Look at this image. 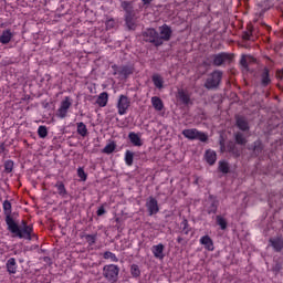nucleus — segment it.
<instances>
[{
	"instance_id": "nucleus-35",
	"label": "nucleus",
	"mask_w": 283,
	"mask_h": 283,
	"mask_svg": "<svg viewBox=\"0 0 283 283\" xmlns=\"http://www.w3.org/2000/svg\"><path fill=\"white\" fill-rule=\"evenodd\" d=\"M104 260H111V262H118V256L112 251H106L103 253Z\"/></svg>"
},
{
	"instance_id": "nucleus-45",
	"label": "nucleus",
	"mask_w": 283,
	"mask_h": 283,
	"mask_svg": "<svg viewBox=\"0 0 283 283\" xmlns=\"http://www.w3.org/2000/svg\"><path fill=\"white\" fill-rule=\"evenodd\" d=\"M251 36H253V30L252 29H250L248 31H244L242 33L243 41H251Z\"/></svg>"
},
{
	"instance_id": "nucleus-42",
	"label": "nucleus",
	"mask_w": 283,
	"mask_h": 283,
	"mask_svg": "<svg viewBox=\"0 0 283 283\" xmlns=\"http://www.w3.org/2000/svg\"><path fill=\"white\" fill-rule=\"evenodd\" d=\"M105 25L106 30H114V28H116V20H114V18H111L106 20Z\"/></svg>"
},
{
	"instance_id": "nucleus-44",
	"label": "nucleus",
	"mask_w": 283,
	"mask_h": 283,
	"mask_svg": "<svg viewBox=\"0 0 283 283\" xmlns=\"http://www.w3.org/2000/svg\"><path fill=\"white\" fill-rule=\"evenodd\" d=\"M251 56L243 55L240 60V65L244 67V70H249V60Z\"/></svg>"
},
{
	"instance_id": "nucleus-50",
	"label": "nucleus",
	"mask_w": 283,
	"mask_h": 283,
	"mask_svg": "<svg viewBox=\"0 0 283 283\" xmlns=\"http://www.w3.org/2000/svg\"><path fill=\"white\" fill-rule=\"evenodd\" d=\"M279 77L283 78V69L281 71H277Z\"/></svg>"
},
{
	"instance_id": "nucleus-5",
	"label": "nucleus",
	"mask_w": 283,
	"mask_h": 283,
	"mask_svg": "<svg viewBox=\"0 0 283 283\" xmlns=\"http://www.w3.org/2000/svg\"><path fill=\"white\" fill-rule=\"evenodd\" d=\"M142 39L145 43H151L155 48H160L161 42L158 38V31L154 28H148L142 32Z\"/></svg>"
},
{
	"instance_id": "nucleus-10",
	"label": "nucleus",
	"mask_w": 283,
	"mask_h": 283,
	"mask_svg": "<svg viewBox=\"0 0 283 283\" xmlns=\"http://www.w3.org/2000/svg\"><path fill=\"white\" fill-rule=\"evenodd\" d=\"M171 34H174V31L168 24H163L159 27L158 39H160L161 45L165 43V41H171Z\"/></svg>"
},
{
	"instance_id": "nucleus-33",
	"label": "nucleus",
	"mask_w": 283,
	"mask_h": 283,
	"mask_svg": "<svg viewBox=\"0 0 283 283\" xmlns=\"http://www.w3.org/2000/svg\"><path fill=\"white\" fill-rule=\"evenodd\" d=\"M253 151L256 156H260L262 151H264V146H262V142L256 140L253 143Z\"/></svg>"
},
{
	"instance_id": "nucleus-2",
	"label": "nucleus",
	"mask_w": 283,
	"mask_h": 283,
	"mask_svg": "<svg viewBox=\"0 0 283 283\" xmlns=\"http://www.w3.org/2000/svg\"><path fill=\"white\" fill-rule=\"evenodd\" d=\"M224 76V72H222L221 70H214L212 71L205 84L203 87H206V90H218V87H220V85H222V78Z\"/></svg>"
},
{
	"instance_id": "nucleus-20",
	"label": "nucleus",
	"mask_w": 283,
	"mask_h": 283,
	"mask_svg": "<svg viewBox=\"0 0 283 283\" xmlns=\"http://www.w3.org/2000/svg\"><path fill=\"white\" fill-rule=\"evenodd\" d=\"M81 240H85L88 244V247H94L96 244V240H98V234H87V233H82L80 235Z\"/></svg>"
},
{
	"instance_id": "nucleus-21",
	"label": "nucleus",
	"mask_w": 283,
	"mask_h": 283,
	"mask_svg": "<svg viewBox=\"0 0 283 283\" xmlns=\"http://www.w3.org/2000/svg\"><path fill=\"white\" fill-rule=\"evenodd\" d=\"M12 36L14 35L12 34V31L10 29L4 30L0 35V43H2V45H8V43L12 41Z\"/></svg>"
},
{
	"instance_id": "nucleus-1",
	"label": "nucleus",
	"mask_w": 283,
	"mask_h": 283,
	"mask_svg": "<svg viewBox=\"0 0 283 283\" xmlns=\"http://www.w3.org/2000/svg\"><path fill=\"white\" fill-rule=\"evenodd\" d=\"M2 209L6 214L4 220L8 231H10L14 238H19L20 240H32V238H36L33 224H28V221L22 220L20 227L19 223L14 221V218H12V203L9 200L3 201Z\"/></svg>"
},
{
	"instance_id": "nucleus-37",
	"label": "nucleus",
	"mask_w": 283,
	"mask_h": 283,
	"mask_svg": "<svg viewBox=\"0 0 283 283\" xmlns=\"http://www.w3.org/2000/svg\"><path fill=\"white\" fill-rule=\"evenodd\" d=\"M219 171H221V174H229L230 171L229 163L224 160L219 161Z\"/></svg>"
},
{
	"instance_id": "nucleus-49",
	"label": "nucleus",
	"mask_w": 283,
	"mask_h": 283,
	"mask_svg": "<svg viewBox=\"0 0 283 283\" xmlns=\"http://www.w3.org/2000/svg\"><path fill=\"white\" fill-rule=\"evenodd\" d=\"M144 6H149V3H151L153 0H142Z\"/></svg>"
},
{
	"instance_id": "nucleus-18",
	"label": "nucleus",
	"mask_w": 283,
	"mask_h": 283,
	"mask_svg": "<svg viewBox=\"0 0 283 283\" xmlns=\"http://www.w3.org/2000/svg\"><path fill=\"white\" fill-rule=\"evenodd\" d=\"M7 271L10 275H14L17 273V269H19V265L17 264V259L10 258L7 263Z\"/></svg>"
},
{
	"instance_id": "nucleus-24",
	"label": "nucleus",
	"mask_w": 283,
	"mask_h": 283,
	"mask_svg": "<svg viewBox=\"0 0 283 283\" xmlns=\"http://www.w3.org/2000/svg\"><path fill=\"white\" fill-rule=\"evenodd\" d=\"M108 102H109V94H107V92L101 93L96 99L98 107H106Z\"/></svg>"
},
{
	"instance_id": "nucleus-13",
	"label": "nucleus",
	"mask_w": 283,
	"mask_h": 283,
	"mask_svg": "<svg viewBox=\"0 0 283 283\" xmlns=\"http://www.w3.org/2000/svg\"><path fill=\"white\" fill-rule=\"evenodd\" d=\"M199 242L203 247V249H206V251H216V247L213 245V239H211L209 234L201 237Z\"/></svg>"
},
{
	"instance_id": "nucleus-28",
	"label": "nucleus",
	"mask_w": 283,
	"mask_h": 283,
	"mask_svg": "<svg viewBox=\"0 0 283 283\" xmlns=\"http://www.w3.org/2000/svg\"><path fill=\"white\" fill-rule=\"evenodd\" d=\"M54 187L57 189V193L61 196V198H65V196H67V189L65 188V184H63V181H56Z\"/></svg>"
},
{
	"instance_id": "nucleus-15",
	"label": "nucleus",
	"mask_w": 283,
	"mask_h": 283,
	"mask_svg": "<svg viewBox=\"0 0 283 283\" xmlns=\"http://www.w3.org/2000/svg\"><path fill=\"white\" fill-rule=\"evenodd\" d=\"M205 160L210 166L216 165V160H218V154L216 153V150H213V149L206 150Z\"/></svg>"
},
{
	"instance_id": "nucleus-31",
	"label": "nucleus",
	"mask_w": 283,
	"mask_h": 283,
	"mask_svg": "<svg viewBox=\"0 0 283 283\" xmlns=\"http://www.w3.org/2000/svg\"><path fill=\"white\" fill-rule=\"evenodd\" d=\"M228 151L234 156V158H240V149H238V146L235 144H230L228 146Z\"/></svg>"
},
{
	"instance_id": "nucleus-17",
	"label": "nucleus",
	"mask_w": 283,
	"mask_h": 283,
	"mask_svg": "<svg viewBox=\"0 0 283 283\" xmlns=\"http://www.w3.org/2000/svg\"><path fill=\"white\" fill-rule=\"evenodd\" d=\"M270 244L276 253H280L283 249V238L276 237L270 239Z\"/></svg>"
},
{
	"instance_id": "nucleus-3",
	"label": "nucleus",
	"mask_w": 283,
	"mask_h": 283,
	"mask_svg": "<svg viewBox=\"0 0 283 283\" xmlns=\"http://www.w3.org/2000/svg\"><path fill=\"white\" fill-rule=\"evenodd\" d=\"M112 70H113V76H118V78H120L122 81L123 80L125 81L127 80L128 76H132V74H134L136 69L134 67V64L128 63L123 65L113 64Z\"/></svg>"
},
{
	"instance_id": "nucleus-12",
	"label": "nucleus",
	"mask_w": 283,
	"mask_h": 283,
	"mask_svg": "<svg viewBox=\"0 0 283 283\" xmlns=\"http://www.w3.org/2000/svg\"><path fill=\"white\" fill-rule=\"evenodd\" d=\"M177 98L182 105H191V94L185 88H179L177 91Z\"/></svg>"
},
{
	"instance_id": "nucleus-39",
	"label": "nucleus",
	"mask_w": 283,
	"mask_h": 283,
	"mask_svg": "<svg viewBox=\"0 0 283 283\" xmlns=\"http://www.w3.org/2000/svg\"><path fill=\"white\" fill-rule=\"evenodd\" d=\"M38 136L39 138H48V126H39Z\"/></svg>"
},
{
	"instance_id": "nucleus-19",
	"label": "nucleus",
	"mask_w": 283,
	"mask_h": 283,
	"mask_svg": "<svg viewBox=\"0 0 283 283\" xmlns=\"http://www.w3.org/2000/svg\"><path fill=\"white\" fill-rule=\"evenodd\" d=\"M128 139L130 140L132 145H134V147H143V139H140V135L137 133L130 132L128 134Z\"/></svg>"
},
{
	"instance_id": "nucleus-48",
	"label": "nucleus",
	"mask_w": 283,
	"mask_h": 283,
	"mask_svg": "<svg viewBox=\"0 0 283 283\" xmlns=\"http://www.w3.org/2000/svg\"><path fill=\"white\" fill-rule=\"evenodd\" d=\"M3 151H6V144H1L0 145V154H3Z\"/></svg>"
},
{
	"instance_id": "nucleus-47",
	"label": "nucleus",
	"mask_w": 283,
	"mask_h": 283,
	"mask_svg": "<svg viewBox=\"0 0 283 283\" xmlns=\"http://www.w3.org/2000/svg\"><path fill=\"white\" fill-rule=\"evenodd\" d=\"M106 213H107V211L105 210V207H104V206H101V207L97 209V211H96V214H97L98 217L105 216Z\"/></svg>"
},
{
	"instance_id": "nucleus-8",
	"label": "nucleus",
	"mask_w": 283,
	"mask_h": 283,
	"mask_svg": "<svg viewBox=\"0 0 283 283\" xmlns=\"http://www.w3.org/2000/svg\"><path fill=\"white\" fill-rule=\"evenodd\" d=\"M212 63L216 67H221V65H224V63L231 65V63H233V53L221 52L213 54Z\"/></svg>"
},
{
	"instance_id": "nucleus-32",
	"label": "nucleus",
	"mask_w": 283,
	"mask_h": 283,
	"mask_svg": "<svg viewBox=\"0 0 283 283\" xmlns=\"http://www.w3.org/2000/svg\"><path fill=\"white\" fill-rule=\"evenodd\" d=\"M103 154H114L116 151V143L112 142L103 148Z\"/></svg>"
},
{
	"instance_id": "nucleus-7",
	"label": "nucleus",
	"mask_w": 283,
	"mask_h": 283,
	"mask_svg": "<svg viewBox=\"0 0 283 283\" xmlns=\"http://www.w3.org/2000/svg\"><path fill=\"white\" fill-rule=\"evenodd\" d=\"M72 108V99L70 96H65L61 103L60 106L55 113L56 118H60L63 120L64 118H67V114H70V109Z\"/></svg>"
},
{
	"instance_id": "nucleus-46",
	"label": "nucleus",
	"mask_w": 283,
	"mask_h": 283,
	"mask_svg": "<svg viewBox=\"0 0 283 283\" xmlns=\"http://www.w3.org/2000/svg\"><path fill=\"white\" fill-rule=\"evenodd\" d=\"M77 176H78V178H81V180L83 182H85V180H87V174L85 172V170L82 167H80V169H77Z\"/></svg>"
},
{
	"instance_id": "nucleus-36",
	"label": "nucleus",
	"mask_w": 283,
	"mask_h": 283,
	"mask_svg": "<svg viewBox=\"0 0 283 283\" xmlns=\"http://www.w3.org/2000/svg\"><path fill=\"white\" fill-rule=\"evenodd\" d=\"M234 140L237 145H247V137L242 133H237L234 135Z\"/></svg>"
},
{
	"instance_id": "nucleus-29",
	"label": "nucleus",
	"mask_w": 283,
	"mask_h": 283,
	"mask_svg": "<svg viewBox=\"0 0 283 283\" xmlns=\"http://www.w3.org/2000/svg\"><path fill=\"white\" fill-rule=\"evenodd\" d=\"M216 224L220 227L221 231H227V227H229L227 219L220 214L216 217Z\"/></svg>"
},
{
	"instance_id": "nucleus-41",
	"label": "nucleus",
	"mask_w": 283,
	"mask_h": 283,
	"mask_svg": "<svg viewBox=\"0 0 283 283\" xmlns=\"http://www.w3.org/2000/svg\"><path fill=\"white\" fill-rule=\"evenodd\" d=\"M14 169V161H12V160H7L6 163H4V171L7 172V174H12V170Z\"/></svg>"
},
{
	"instance_id": "nucleus-4",
	"label": "nucleus",
	"mask_w": 283,
	"mask_h": 283,
	"mask_svg": "<svg viewBox=\"0 0 283 283\" xmlns=\"http://www.w3.org/2000/svg\"><path fill=\"white\" fill-rule=\"evenodd\" d=\"M120 273V268L116 264H107L103 268V276L109 283L118 282V274Z\"/></svg>"
},
{
	"instance_id": "nucleus-6",
	"label": "nucleus",
	"mask_w": 283,
	"mask_h": 283,
	"mask_svg": "<svg viewBox=\"0 0 283 283\" xmlns=\"http://www.w3.org/2000/svg\"><path fill=\"white\" fill-rule=\"evenodd\" d=\"M182 136L188 138V140H200V143H207L209 140V136L196 128H188L182 130Z\"/></svg>"
},
{
	"instance_id": "nucleus-43",
	"label": "nucleus",
	"mask_w": 283,
	"mask_h": 283,
	"mask_svg": "<svg viewBox=\"0 0 283 283\" xmlns=\"http://www.w3.org/2000/svg\"><path fill=\"white\" fill-rule=\"evenodd\" d=\"M208 213L211 216V213L216 214L218 213V201H213L210 207L208 208Z\"/></svg>"
},
{
	"instance_id": "nucleus-14",
	"label": "nucleus",
	"mask_w": 283,
	"mask_h": 283,
	"mask_svg": "<svg viewBox=\"0 0 283 283\" xmlns=\"http://www.w3.org/2000/svg\"><path fill=\"white\" fill-rule=\"evenodd\" d=\"M151 253L157 260H165V244L153 245Z\"/></svg>"
},
{
	"instance_id": "nucleus-51",
	"label": "nucleus",
	"mask_w": 283,
	"mask_h": 283,
	"mask_svg": "<svg viewBox=\"0 0 283 283\" xmlns=\"http://www.w3.org/2000/svg\"><path fill=\"white\" fill-rule=\"evenodd\" d=\"M177 242H178V244H180L182 242V237H178Z\"/></svg>"
},
{
	"instance_id": "nucleus-11",
	"label": "nucleus",
	"mask_w": 283,
	"mask_h": 283,
	"mask_svg": "<svg viewBox=\"0 0 283 283\" xmlns=\"http://www.w3.org/2000/svg\"><path fill=\"white\" fill-rule=\"evenodd\" d=\"M146 208L148 211V216H156L158 211H160V207L158 206V200L154 197H149L146 201Z\"/></svg>"
},
{
	"instance_id": "nucleus-27",
	"label": "nucleus",
	"mask_w": 283,
	"mask_h": 283,
	"mask_svg": "<svg viewBox=\"0 0 283 283\" xmlns=\"http://www.w3.org/2000/svg\"><path fill=\"white\" fill-rule=\"evenodd\" d=\"M151 80H153L155 87H157V90H163V87L165 85V80L163 78V76L160 74H154Z\"/></svg>"
},
{
	"instance_id": "nucleus-9",
	"label": "nucleus",
	"mask_w": 283,
	"mask_h": 283,
	"mask_svg": "<svg viewBox=\"0 0 283 283\" xmlns=\"http://www.w3.org/2000/svg\"><path fill=\"white\" fill-rule=\"evenodd\" d=\"M130 105H132V101L129 99V97H127L126 95H119V98L117 102V111L119 116H125Z\"/></svg>"
},
{
	"instance_id": "nucleus-34",
	"label": "nucleus",
	"mask_w": 283,
	"mask_h": 283,
	"mask_svg": "<svg viewBox=\"0 0 283 283\" xmlns=\"http://www.w3.org/2000/svg\"><path fill=\"white\" fill-rule=\"evenodd\" d=\"M125 164L128 167H132V165H134V153H132L130 150H126L125 153Z\"/></svg>"
},
{
	"instance_id": "nucleus-22",
	"label": "nucleus",
	"mask_w": 283,
	"mask_h": 283,
	"mask_svg": "<svg viewBox=\"0 0 283 283\" xmlns=\"http://www.w3.org/2000/svg\"><path fill=\"white\" fill-rule=\"evenodd\" d=\"M237 127L241 130V132H249V129H251V127L249 126V120H247L244 117L240 116L237 117Z\"/></svg>"
},
{
	"instance_id": "nucleus-40",
	"label": "nucleus",
	"mask_w": 283,
	"mask_h": 283,
	"mask_svg": "<svg viewBox=\"0 0 283 283\" xmlns=\"http://www.w3.org/2000/svg\"><path fill=\"white\" fill-rule=\"evenodd\" d=\"M181 227H182V234L189 235V232L191 231V229L189 228V221L187 219H184L181 221Z\"/></svg>"
},
{
	"instance_id": "nucleus-25",
	"label": "nucleus",
	"mask_w": 283,
	"mask_h": 283,
	"mask_svg": "<svg viewBox=\"0 0 283 283\" xmlns=\"http://www.w3.org/2000/svg\"><path fill=\"white\" fill-rule=\"evenodd\" d=\"M134 17H136L135 13H133L130 15H124L126 28L128 30H136V20L134 19Z\"/></svg>"
},
{
	"instance_id": "nucleus-16",
	"label": "nucleus",
	"mask_w": 283,
	"mask_h": 283,
	"mask_svg": "<svg viewBox=\"0 0 283 283\" xmlns=\"http://www.w3.org/2000/svg\"><path fill=\"white\" fill-rule=\"evenodd\" d=\"M271 71L269 67H264L263 72L261 73V85L262 87H269L271 85Z\"/></svg>"
},
{
	"instance_id": "nucleus-23",
	"label": "nucleus",
	"mask_w": 283,
	"mask_h": 283,
	"mask_svg": "<svg viewBox=\"0 0 283 283\" xmlns=\"http://www.w3.org/2000/svg\"><path fill=\"white\" fill-rule=\"evenodd\" d=\"M151 105L156 112H163L165 109V103H163V99L158 96L151 97Z\"/></svg>"
},
{
	"instance_id": "nucleus-30",
	"label": "nucleus",
	"mask_w": 283,
	"mask_h": 283,
	"mask_svg": "<svg viewBox=\"0 0 283 283\" xmlns=\"http://www.w3.org/2000/svg\"><path fill=\"white\" fill-rule=\"evenodd\" d=\"M76 132L80 136H82V138H85V136H87L88 132H87V126L85 125V123L80 122L76 124Z\"/></svg>"
},
{
	"instance_id": "nucleus-38",
	"label": "nucleus",
	"mask_w": 283,
	"mask_h": 283,
	"mask_svg": "<svg viewBox=\"0 0 283 283\" xmlns=\"http://www.w3.org/2000/svg\"><path fill=\"white\" fill-rule=\"evenodd\" d=\"M130 275L132 277H138L140 275V268L137 264L130 265Z\"/></svg>"
},
{
	"instance_id": "nucleus-26",
	"label": "nucleus",
	"mask_w": 283,
	"mask_h": 283,
	"mask_svg": "<svg viewBox=\"0 0 283 283\" xmlns=\"http://www.w3.org/2000/svg\"><path fill=\"white\" fill-rule=\"evenodd\" d=\"M120 7L123 8L125 15H132L134 13V4L129 1H122Z\"/></svg>"
}]
</instances>
